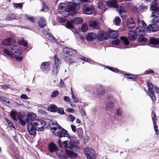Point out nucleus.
<instances>
[{
	"instance_id": "obj_1",
	"label": "nucleus",
	"mask_w": 159,
	"mask_h": 159,
	"mask_svg": "<svg viewBox=\"0 0 159 159\" xmlns=\"http://www.w3.org/2000/svg\"><path fill=\"white\" fill-rule=\"evenodd\" d=\"M80 0H73L68 6L65 3H61L58 7V11L61 13L65 12H69L68 14L74 16L76 14L75 9H78L80 5Z\"/></svg>"
},
{
	"instance_id": "obj_2",
	"label": "nucleus",
	"mask_w": 159,
	"mask_h": 159,
	"mask_svg": "<svg viewBox=\"0 0 159 159\" xmlns=\"http://www.w3.org/2000/svg\"><path fill=\"white\" fill-rule=\"evenodd\" d=\"M36 117V115L35 114L29 112L22 115L19 118V121L21 125L25 126L26 122L29 123L33 122Z\"/></svg>"
},
{
	"instance_id": "obj_3",
	"label": "nucleus",
	"mask_w": 159,
	"mask_h": 159,
	"mask_svg": "<svg viewBox=\"0 0 159 159\" xmlns=\"http://www.w3.org/2000/svg\"><path fill=\"white\" fill-rule=\"evenodd\" d=\"M37 129V130L42 131L47 127V125L44 121L42 120H35L33 122Z\"/></svg>"
},
{
	"instance_id": "obj_4",
	"label": "nucleus",
	"mask_w": 159,
	"mask_h": 159,
	"mask_svg": "<svg viewBox=\"0 0 159 159\" xmlns=\"http://www.w3.org/2000/svg\"><path fill=\"white\" fill-rule=\"evenodd\" d=\"M84 152L87 159H96V153L93 149L89 148H86L84 149Z\"/></svg>"
},
{
	"instance_id": "obj_5",
	"label": "nucleus",
	"mask_w": 159,
	"mask_h": 159,
	"mask_svg": "<svg viewBox=\"0 0 159 159\" xmlns=\"http://www.w3.org/2000/svg\"><path fill=\"white\" fill-rule=\"evenodd\" d=\"M67 140L64 141H61V139H59L58 144L59 147L63 148L70 149L72 143H71L70 137L67 138Z\"/></svg>"
},
{
	"instance_id": "obj_6",
	"label": "nucleus",
	"mask_w": 159,
	"mask_h": 159,
	"mask_svg": "<svg viewBox=\"0 0 159 159\" xmlns=\"http://www.w3.org/2000/svg\"><path fill=\"white\" fill-rule=\"evenodd\" d=\"M55 135L58 136L60 138H69L70 137L68 131L63 128H61L59 130H57L54 134Z\"/></svg>"
},
{
	"instance_id": "obj_7",
	"label": "nucleus",
	"mask_w": 159,
	"mask_h": 159,
	"mask_svg": "<svg viewBox=\"0 0 159 159\" xmlns=\"http://www.w3.org/2000/svg\"><path fill=\"white\" fill-rule=\"evenodd\" d=\"M141 21L142 25L144 29L142 27H138L136 28V31H135L136 32L137 34H138L139 36L144 35L146 32H148L145 31V29H147V27H145V26H146V23L143 20H142Z\"/></svg>"
},
{
	"instance_id": "obj_8",
	"label": "nucleus",
	"mask_w": 159,
	"mask_h": 159,
	"mask_svg": "<svg viewBox=\"0 0 159 159\" xmlns=\"http://www.w3.org/2000/svg\"><path fill=\"white\" fill-rule=\"evenodd\" d=\"M148 93L152 101L154 102L156 100V97L154 92L152 91V89H154V86L150 81H148Z\"/></svg>"
},
{
	"instance_id": "obj_9",
	"label": "nucleus",
	"mask_w": 159,
	"mask_h": 159,
	"mask_svg": "<svg viewBox=\"0 0 159 159\" xmlns=\"http://www.w3.org/2000/svg\"><path fill=\"white\" fill-rule=\"evenodd\" d=\"M49 125L50 129L53 134L61 128V127L57 124V122L55 121L52 120L50 121Z\"/></svg>"
},
{
	"instance_id": "obj_10",
	"label": "nucleus",
	"mask_w": 159,
	"mask_h": 159,
	"mask_svg": "<svg viewBox=\"0 0 159 159\" xmlns=\"http://www.w3.org/2000/svg\"><path fill=\"white\" fill-rule=\"evenodd\" d=\"M11 51L12 54L15 56H19L21 53L20 47L18 45L12 46L11 48Z\"/></svg>"
},
{
	"instance_id": "obj_11",
	"label": "nucleus",
	"mask_w": 159,
	"mask_h": 159,
	"mask_svg": "<svg viewBox=\"0 0 159 159\" xmlns=\"http://www.w3.org/2000/svg\"><path fill=\"white\" fill-rule=\"evenodd\" d=\"M27 129L29 133L31 135H34L36 133V128L34 126L33 122L29 123L27 125Z\"/></svg>"
},
{
	"instance_id": "obj_12",
	"label": "nucleus",
	"mask_w": 159,
	"mask_h": 159,
	"mask_svg": "<svg viewBox=\"0 0 159 159\" xmlns=\"http://www.w3.org/2000/svg\"><path fill=\"white\" fill-rule=\"evenodd\" d=\"M59 64L60 63L58 59V58H56L52 70V74L54 76H56L57 75L59 71L58 67L59 66Z\"/></svg>"
},
{
	"instance_id": "obj_13",
	"label": "nucleus",
	"mask_w": 159,
	"mask_h": 159,
	"mask_svg": "<svg viewBox=\"0 0 159 159\" xmlns=\"http://www.w3.org/2000/svg\"><path fill=\"white\" fill-rule=\"evenodd\" d=\"M159 30V27L155 24L150 25L147 27L145 31L148 32H150L151 31L156 32Z\"/></svg>"
},
{
	"instance_id": "obj_14",
	"label": "nucleus",
	"mask_w": 159,
	"mask_h": 159,
	"mask_svg": "<svg viewBox=\"0 0 159 159\" xmlns=\"http://www.w3.org/2000/svg\"><path fill=\"white\" fill-rule=\"evenodd\" d=\"M108 39V36L106 33L102 31L99 32L98 35V39L99 41H102Z\"/></svg>"
},
{
	"instance_id": "obj_15",
	"label": "nucleus",
	"mask_w": 159,
	"mask_h": 159,
	"mask_svg": "<svg viewBox=\"0 0 159 159\" xmlns=\"http://www.w3.org/2000/svg\"><path fill=\"white\" fill-rule=\"evenodd\" d=\"M128 38L131 41H134L137 38V35L134 30H130L128 34Z\"/></svg>"
},
{
	"instance_id": "obj_16",
	"label": "nucleus",
	"mask_w": 159,
	"mask_h": 159,
	"mask_svg": "<svg viewBox=\"0 0 159 159\" xmlns=\"http://www.w3.org/2000/svg\"><path fill=\"white\" fill-rule=\"evenodd\" d=\"M127 26L130 29H133L135 27V22L132 18L130 17L128 19L127 22Z\"/></svg>"
},
{
	"instance_id": "obj_17",
	"label": "nucleus",
	"mask_w": 159,
	"mask_h": 159,
	"mask_svg": "<svg viewBox=\"0 0 159 159\" xmlns=\"http://www.w3.org/2000/svg\"><path fill=\"white\" fill-rule=\"evenodd\" d=\"M65 152L68 157L71 158H75L78 156V154L76 152H74L72 151L66 149Z\"/></svg>"
},
{
	"instance_id": "obj_18",
	"label": "nucleus",
	"mask_w": 159,
	"mask_h": 159,
	"mask_svg": "<svg viewBox=\"0 0 159 159\" xmlns=\"http://www.w3.org/2000/svg\"><path fill=\"white\" fill-rule=\"evenodd\" d=\"M10 115L13 120L16 121H17L19 118L22 115L20 112H17L16 111H12L11 112Z\"/></svg>"
},
{
	"instance_id": "obj_19",
	"label": "nucleus",
	"mask_w": 159,
	"mask_h": 159,
	"mask_svg": "<svg viewBox=\"0 0 159 159\" xmlns=\"http://www.w3.org/2000/svg\"><path fill=\"white\" fill-rule=\"evenodd\" d=\"M117 11L121 15V17L123 19H125L127 17V14L125 12V10L123 7L120 6L117 7Z\"/></svg>"
},
{
	"instance_id": "obj_20",
	"label": "nucleus",
	"mask_w": 159,
	"mask_h": 159,
	"mask_svg": "<svg viewBox=\"0 0 159 159\" xmlns=\"http://www.w3.org/2000/svg\"><path fill=\"white\" fill-rule=\"evenodd\" d=\"M93 9V6L92 5H90L89 7H84L83 9V11L85 14H90L92 13V11Z\"/></svg>"
},
{
	"instance_id": "obj_21",
	"label": "nucleus",
	"mask_w": 159,
	"mask_h": 159,
	"mask_svg": "<svg viewBox=\"0 0 159 159\" xmlns=\"http://www.w3.org/2000/svg\"><path fill=\"white\" fill-rule=\"evenodd\" d=\"M64 51L66 55L71 57H75L76 54V51L72 49H64Z\"/></svg>"
},
{
	"instance_id": "obj_22",
	"label": "nucleus",
	"mask_w": 159,
	"mask_h": 159,
	"mask_svg": "<svg viewBox=\"0 0 159 159\" xmlns=\"http://www.w3.org/2000/svg\"><path fill=\"white\" fill-rule=\"evenodd\" d=\"M152 0H150L152 1ZM157 0H153V2L151 6L150 9L151 10L155 11H159V7L157 2Z\"/></svg>"
},
{
	"instance_id": "obj_23",
	"label": "nucleus",
	"mask_w": 159,
	"mask_h": 159,
	"mask_svg": "<svg viewBox=\"0 0 159 159\" xmlns=\"http://www.w3.org/2000/svg\"><path fill=\"white\" fill-rule=\"evenodd\" d=\"M97 95L98 98L103 100L105 98L103 95L104 91L102 87H99L97 90Z\"/></svg>"
},
{
	"instance_id": "obj_24",
	"label": "nucleus",
	"mask_w": 159,
	"mask_h": 159,
	"mask_svg": "<svg viewBox=\"0 0 159 159\" xmlns=\"http://www.w3.org/2000/svg\"><path fill=\"white\" fill-rule=\"evenodd\" d=\"M107 5L108 6L116 8L117 9V7H119L118 6L117 2L115 0H110L107 2Z\"/></svg>"
},
{
	"instance_id": "obj_25",
	"label": "nucleus",
	"mask_w": 159,
	"mask_h": 159,
	"mask_svg": "<svg viewBox=\"0 0 159 159\" xmlns=\"http://www.w3.org/2000/svg\"><path fill=\"white\" fill-rule=\"evenodd\" d=\"M107 33L110 38L114 39L116 38L118 36V32L116 31H113L110 30L107 32Z\"/></svg>"
},
{
	"instance_id": "obj_26",
	"label": "nucleus",
	"mask_w": 159,
	"mask_h": 159,
	"mask_svg": "<svg viewBox=\"0 0 159 159\" xmlns=\"http://www.w3.org/2000/svg\"><path fill=\"white\" fill-rule=\"evenodd\" d=\"M14 42L12 39L8 38L2 41L1 44L6 46H9L11 45Z\"/></svg>"
},
{
	"instance_id": "obj_27",
	"label": "nucleus",
	"mask_w": 159,
	"mask_h": 159,
	"mask_svg": "<svg viewBox=\"0 0 159 159\" xmlns=\"http://www.w3.org/2000/svg\"><path fill=\"white\" fill-rule=\"evenodd\" d=\"M152 23H156L159 22V14L156 12L152 13Z\"/></svg>"
},
{
	"instance_id": "obj_28",
	"label": "nucleus",
	"mask_w": 159,
	"mask_h": 159,
	"mask_svg": "<svg viewBox=\"0 0 159 159\" xmlns=\"http://www.w3.org/2000/svg\"><path fill=\"white\" fill-rule=\"evenodd\" d=\"M48 148L49 151L51 152H55L57 148L55 144L53 143H51L49 144Z\"/></svg>"
},
{
	"instance_id": "obj_29",
	"label": "nucleus",
	"mask_w": 159,
	"mask_h": 159,
	"mask_svg": "<svg viewBox=\"0 0 159 159\" xmlns=\"http://www.w3.org/2000/svg\"><path fill=\"white\" fill-rule=\"evenodd\" d=\"M96 38V35L93 33H89L87 35L86 39L89 41L94 40Z\"/></svg>"
},
{
	"instance_id": "obj_30",
	"label": "nucleus",
	"mask_w": 159,
	"mask_h": 159,
	"mask_svg": "<svg viewBox=\"0 0 159 159\" xmlns=\"http://www.w3.org/2000/svg\"><path fill=\"white\" fill-rule=\"evenodd\" d=\"M48 110L51 112H56L57 111V107L55 105H50L48 107Z\"/></svg>"
},
{
	"instance_id": "obj_31",
	"label": "nucleus",
	"mask_w": 159,
	"mask_h": 159,
	"mask_svg": "<svg viewBox=\"0 0 159 159\" xmlns=\"http://www.w3.org/2000/svg\"><path fill=\"white\" fill-rule=\"evenodd\" d=\"M49 63L48 62H43L41 64V68L43 70H49Z\"/></svg>"
},
{
	"instance_id": "obj_32",
	"label": "nucleus",
	"mask_w": 159,
	"mask_h": 159,
	"mask_svg": "<svg viewBox=\"0 0 159 159\" xmlns=\"http://www.w3.org/2000/svg\"><path fill=\"white\" fill-rule=\"evenodd\" d=\"M70 150L76 152H79L80 150V148L78 145L76 144H72V145L70 148Z\"/></svg>"
},
{
	"instance_id": "obj_33",
	"label": "nucleus",
	"mask_w": 159,
	"mask_h": 159,
	"mask_svg": "<svg viewBox=\"0 0 159 159\" xmlns=\"http://www.w3.org/2000/svg\"><path fill=\"white\" fill-rule=\"evenodd\" d=\"M139 9L145 11L148 9V7L146 6H144L142 5L139 6V8H137L135 6H134L133 8L134 10L135 11H138Z\"/></svg>"
},
{
	"instance_id": "obj_34",
	"label": "nucleus",
	"mask_w": 159,
	"mask_h": 159,
	"mask_svg": "<svg viewBox=\"0 0 159 159\" xmlns=\"http://www.w3.org/2000/svg\"><path fill=\"white\" fill-rule=\"evenodd\" d=\"M150 43L153 45H157L159 43V40L156 38H152L149 40Z\"/></svg>"
},
{
	"instance_id": "obj_35",
	"label": "nucleus",
	"mask_w": 159,
	"mask_h": 159,
	"mask_svg": "<svg viewBox=\"0 0 159 159\" xmlns=\"http://www.w3.org/2000/svg\"><path fill=\"white\" fill-rule=\"evenodd\" d=\"M152 115H154V117L152 116V118L153 120V125L154 127V128L155 130L156 133L157 134H158L157 132H158V127L156 125V123L154 120V119L155 117V113H152Z\"/></svg>"
},
{
	"instance_id": "obj_36",
	"label": "nucleus",
	"mask_w": 159,
	"mask_h": 159,
	"mask_svg": "<svg viewBox=\"0 0 159 159\" xmlns=\"http://www.w3.org/2000/svg\"><path fill=\"white\" fill-rule=\"evenodd\" d=\"M83 21L82 18L80 17H77L72 21V22L76 24H80L83 22Z\"/></svg>"
},
{
	"instance_id": "obj_37",
	"label": "nucleus",
	"mask_w": 159,
	"mask_h": 159,
	"mask_svg": "<svg viewBox=\"0 0 159 159\" xmlns=\"http://www.w3.org/2000/svg\"><path fill=\"white\" fill-rule=\"evenodd\" d=\"M144 35L139 36V37L138 38V41L140 43L147 42L148 39L144 37Z\"/></svg>"
},
{
	"instance_id": "obj_38",
	"label": "nucleus",
	"mask_w": 159,
	"mask_h": 159,
	"mask_svg": "<svg viewBox=\"0 0 159 159\" xmlns=\"http://www.w3.org/2000/svg\"><path fill=\"white\" fill-rule=\"evenodd\" d=\"M4 53L5 55L11 58L13 57V55L8 49H5L3 50Z\"/></svg>"
},
{
	"instance_id": "obj_39",
	"label": "nucleus",
	"mask_w": 159,
	"mask_h": 159,
	"mask_svg": "<svg viewBox=\"0 0 159 159\" xmlns=\"http://www.w3.org/2000/svg\"><path fill=\"white\" fill-rule=\"evenodd\" d=\"M39 26L42 28L46 25V21L43 18H40L39 21Z\"/></svg>"
},
{
	"instance_id": "obj_40",
	"label": "nucleus",
	"mask_w": 159,
	"mask_h": 159,
	"mask_svg": "<svg viewBox=\"0 0 159 159\" xmlns=\"http://www.w3.org/2000/svg\"><path fill=\"white\" fill-rule=\"evenodd\" d=\"M46 37L48 39L49 41L52 42H54L55 41V39L49 33H47L45 34Z\"/></svg>"
},
{
	"instance_id": "obj_41",
	"label": "nucleus",
	"mask_w": 159,
	"mask_h": 159,
	"mask_svg": "<svg viewBox=\"0 0 159 159\" xmlns=\"http://www.w3.org/2000/svg\"><path fill=\"white\" fill-rule=\"evenodd\" d=\"M91 26L93 29H99L98 23L96 21H93L91 24Z\"/></svg>"
},
{
	"instance_id": "obj_42",
	"label": "nucleus",
	"mask_w": 159,
	"mask_h": 159,
	"mask_svg": "<svg viewBox=\"0 0 159 159\" xmlns=\"http://www.w3.org/2000/svg\"><path fill=\"white\" fill-rule=\"evenodd\" d=\"M120 39L125 45H127L129 44V42L127 37L122 36L120 38Z\"/></svg>"
},
{
	"instance_id": "obj_43",
	"label": "nucleus",
	"mask_w": 159,
	"mask_h": 159,
	"mask_svg": "<svg viewBox=\"0 0 159 159\" xmlns=\"http://www.w3.org/2000/svg\"><path fill=\"white\" fill-rule=\"evenodd\" d=\"M88 29V27L87 24L85 23H83L82 24L81 27V30L82 31L84 32L86 31Z\"/></svg>"
},
{
	"instance_id": "obj_44",
	"label": "nucleus",
	"mask_w": 159,
	"mask_h": 159,
	"mask_svg": "<svg viewBox=\"0 0 159 159\" xmlns=\"http://www.w3.org/2000/svg\"><path fill=\"white\" fill-rule=\"evenodd\" d=\"M0 99L2 102L4 104L7 105L10 103L9 101H7V99L4 97H0Z\"/></svg>"
},
{
	"instance_id": "obj_45",
	"label": "nucleus",
	"mask_w": 159,
	"mask_h": 159,
	"mask_svg": "<svg viewBox=\"0 0 159 159\" xmlns=\"http://www.w3.org/2000/svg\"><path fill=\"white\" fill-rule=\"evenodd\" d=\"M71 94L72 99L75 102H79V100L78 98L75 96L74 93H73L72 88H71Z\"/></svg>"
},
{
	"instance_id": "obj_46",
	"label": "nucleus",
	"mask_w": 159,
	"mask_h": 159,
	"mask_svg": "<svg viewBox=\"0 0 159 159\" xmlns=\"http://www.w3.org/2000/svg\"><path fill=\"white\" fill-rule=\"evenodd\" d=\"M18 43L24 46L25 47L27 46V43L23 39L20 40L18 41Z\"/></svg>"
},
{
	"instance_id": "obj_47",
	"label": "nucleus",
	"mask_w": 159,
	"mask_h": 159,
	"mask_svg": "<svg viewBox=\"0 0 159 159\" xmlns=\"http://www.w3.org/2000/svg\"><path fill=\"white\" fill-rule=\"evenodd\" d=\"M13 7L15 8L21 9L23 7L22 4L20 3H14Z\"/></svg>"
},
{
	"instance_id": "obj_48",
	"label": "nucleus",
	"mask_w": 159,
	"mask_h": 159,
	"mask_svg": "<svg viewBox=\"0 0 159 159\" xmlns=\"http://www.w3.org/2000/svg\"><path fill=\"white\" fill-rule=\"evenodd\" d=\"M57 156H58L60 157H61L63 156L64 154V152L57 149L56 151L55 152Z\"/></svg>"
},
{
	"instance_id": "obj_49",
	"label": "nucleus",
	"mask_w": 159,
	"mask_h": 159,
	"mask_svg": "<svg viewBox=\"0 0 159 159\" xmlns=\"http://www.w3.org/2000/svg\"><path fill=\"white\" fill-rule=\"evenodd\" d=\"M75 118V116L70 114L68 116L67 120L68 121L73 122Z\"/></svg>"
},
{
	"instance_id": "obj_50",
	"label": "nucleus",
	"mask_w": 159,
	"mask_h": 159,
	"mask_svg": "<svg viewBox=\"0 0 159 159\" xmlns=\"http://www.w3.org/2000/svg\"><path fill=\"white\" fill-rule=\"evenodd\" d=\"M59 91L57 90H55L54 91L51 95L52 98H55L57 97L59 94Z\"/></svg>"
},
{
	"instance_id": "obj_51",
	"label": "nucleus",
	"mask_w": 159,
	"mask_h": 159,
	"mask_svg": "<svg viewBox=\"0 0 159 159\" xmlns=\"http://www.w3.org/2000/svg\"><path fill=\"white\" fill-rule=\"evenodd\" d=\"M106 67L108 69L116 73H118L119 72V70L117 69L113 68L111 67H109V66H106Z\"/></svg>"
},
{
	"instance_id": "obj_52",
	"label": "nucleus",
	"mask_w": 159,
	"mask_h": 159,
	"mask_svg": "<svg viewBox=\"0 0 159 159\" xmlns=\"http://www.w3.org/2000/svg\"><path fill=\"white\" fill-rule=\"evenodd\" d=\"M120 19L119 17H116L114 20V22L116 25L119 24L120 21Z\"/></svg>"
},
{
	"instance_id": "obj_53",
	"label": "nucleus",
	"mask_w": 159,
	"mask_h": 159,
	"mask_svg": "<svg viewBox=\"0 0 159 159\" xmlns=\"http://www.w3.org/2000/svg\"><path fill=\"white\" fill-rule=\"evenodd\" d=\"M106 106L107 107L110 108H112L114 107L113 103L110 102H108L107 103Z\"/></svg>"
},
{
	"instance_id": "obj_54",
	"label": "nucleus",
	"mask_w": 159,
	"mask_h": 159,
	"mask_svg": "<svg viewBox=\"0 0 159 159\" xmlns=\"http://www.w3.org/2000/svg\"><path fill=\"white\" fill-rule=\"evenodd\" d=\"M25 18L29 20L30 21L34 22V20L35 19L32 16H30L26 15L25 16Z\"/></svg>"
},
{
	"instance_id": "obj_55",
	"label": "nucleus",
	"mask_w": 159,
	"mask_h": 159,
	"mask_svg": "<svg viewBox=\"0 0 159 159\" xmlns=\"http://www.w3.org/2000/svg\"><path fill=\"white\" fill-rule=\"evenodd\" d=\"M48 10V8L45 5L44 3L43 4V8L41 9L42 11H45L46 12Z\"/></svg>"
},
{
	"instance_id": "obj_56",
	"label": "nucleus",
	"mask_w": 159,
	"mask_h": 159,
	"mask_svg": "<svg viewBox=\"0 0 159 159\" xmlns=\"http://www.w3.org/2000/svg\"><path fill=\"white\" fill-rule=\"evenodd\" d=\"M66 25V27L68 29L72 28L73 27L72 24L69 21L67 22Z\"/></svg>"
},
{
	"instance_id": "obj_57",
	"label": "nucleus",
	"mask_w": 159,
	"mask_h": 159,
	"mask_svg": "<svg viewBox=\"0 0 159 159\" xmlns=\"http://www.w3.org/2000/svg\"><path fill=\"white\" fill-rule=\"evenodd\" d=\"M64 100L66 102H70V99L69 97L65 96L63 98Z\"/></svg>"
},
{
	"instance_id": "obj_58",
	"label": "nucleus",
	"mask_w": 159,
	"mask_h": 159,
	"mask_svg": "<svg viewBox=\"0 0 159 159\" xmlns=\"http://www.w3.org/2000/svg\"><path fill=\"white\" fill-rule=\"evenodd\" d=\"M59 113L61 114H63L64 113V110L63 108H57V110Z\"/></svg>"
},
{
	"instance_id": "obj_59",
	"label": "nucleus",
	"mask_w": 159,
	"mask_h": 159,
	"mask_svg": "<svg viewBox=\"0 0 159 159\" xmlns=\"http://www.w3.org/2000/svg\"><path fill=\"white\" fill-rule=\"evenodd\" d=\"M120 41L118 39H115L112 42V44L113 45H117L120 44Z\"/></svg>"
},
{
	"instance_id": "obj_60",
	"label": "nucleus",
	"mask_w": 159,
	"mask_h": 159,
	"mask_svg": "<svg viewBox=\"0 0 159 159\" xmlns=\"http://www.w3.org/2000/svg\"><path fill=\"white\" fill-rule=\"evenodd\" d=\"M103 6V1H100L98 3V7L99 8H102Z\"/></svg>"
},
{
	"instance_id": "obj_61",
	"label": "nucleus",
	"mask_w": 159,
	"mask_h": 159,
	"mask_svg": "<svg viewBox=\"0 0 159 159\" xmlns=\"http://www.w3.org/2000/svg\"><path fill=\"white\" fill-rule=\"evenodd\" d=\"M7 122L9 127L11 128H15L14 126L13 125L12 123L10 122L9 120L7 119Z\"/></svg>"
},
{
	"instance_id": "obj_62",
	"label": "nucleus",
	"mask_w": 159,
	"mask_h": 159,
	"mask_svg": "<svg viewBox=\"0 0 159 159\" xmlns=\"http://www.w3.org/2000/svg\"><path fill=\"white\" fill-rule=\"evenodd\" d=\"M13 15L11 14L10 16H8L6 18V20L7 21H9L11 19H14V17L13 16Z\"/></svg>"
},
{
	"instance_id": "obj_63",
	"label": "nucleus",
	"mask_w": 159,
	"mask_h": 159,
	"mask_svg": "<svg viewBox=\"0 0 159 159\" xmlns=\"http://www.w3.org/2000/svg\"><path fill=\"white\" fill-rule=\"evenodd\" d=\"M20 98L22 99L27 100L29 98L25 94H22L21 95Z\"/></svg>"
},
{
	"instance_id": "obj_64",
	"label": "nucleus",
	"mask_w": 159,
	"mask_h": 159,
	"mask_svg": "<svg viewBox=\"0 0 159 159\" xmlns=\"http://www.w3.org/2000/svg\"><path fill=\"white\" fill-rule=\"evenodd\" d=\"M154 72L152 70H147L144 72L145 74H151L152 73H154Z\"/></svg>"
}]
</instances>
